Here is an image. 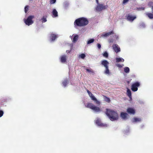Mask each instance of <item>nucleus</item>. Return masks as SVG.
<instances>
[{"mask_svg":"<svg viewBox=\"0 0 153 153\" xmlns=\"http://www.w3.org/2000/svg\"><path fill=\"white\" fill-rule=\"evenodd\" d=\"M113 49L117 53L120 51V48L117 44H114L112 45Z\"/></svg>","mask_w":153,"mask_h":153,"instance_id":"8","label":"nucleus"},{"mask_svg":"<svg viewBox=\"0 0 153 153\" xmlns=\"http://www.w3.org/2000/svg\"><path fill=\"white\" fill-rule=\"evenodd\" d=\"M35 17V16L33 15H30L27 18V19H24V22L25 24L28 25L29 26L30 25H32L33 23V22L32 20V19Z\"/></svg>","mask_w":153,"mask_h":153,"instance_id":"4","label":"nucleus"},{"mask_svg":"<svg viewBox=\"0 0 153 153\" xmlns=\"http://www.w3.org/2000/svg\"><path fill=\"white\" fill-rule=\"evenodd\" d=\"M68 82V80L67 79H65L64 81L63 82L62 84L65 87L67 84Z\"/></svg>","mask_w":153,"mask_h":153,"instance_id":"28","label":"nucleus"},{"mask_svg":"<svg viewBox=\"0 0 153 153\" xmlns=\"http://www.w3.org/2000/svg\"><path fill=\"white\" fill-rule=\"evenodd\" d=\"M104 100L105 101L107 102L108 103H109L110 102V100L109 98L106 96H105Z\"/></svg>","mask_w":153,"mask_h":153,"instance_id":"26","label":"nucleus"},{"mask_svg":"<svg viewBox=\"0 0 153 153\" xmlns=\"http://www.w3.org/2000/svg\"><path fill=\"white\" fill-rule=\"evenodd\" d=\"M106 110L105 114L111 120L113 121L118 119V116L116 111L108 108Z\"/></svg>","mask_w":153,"mask_h":153,"instance_id":"1","label":"nucleus"},{"mask_svg":"<svg viewBox=\"0 0 153 153\" xmlns=\"http://www.w3.org/2000/svg\"><path fill=\"white\" fill-rule=\"evenodd\" d=\"M103 56L107 58L108 57V53L106 51H105L103 54Z\"/></svg>","mask_w":153,"mask_h":153,"instance_id":"29","label":"nucleus"},{"mask_svg":"<svg viewBox=\"0 0 153 153\" xmlns=\"http://www.w3.org/2000/svg\"><path fill=\"white\" fill-rule=\"evenodd\" d=\"M29 7L28 6H26L25 7V12L26 13L28 11Z\"/></svg>","mask_w":153,"mask_h":153,"instance_id":"32","label":"nucleus"},{"mask_svg":"<svg viewBox=\"0 0 153 153\" xmlns=\"http://www.w3.org/2000/svg\"><path fill=\"white\" fill-rule=\"evenodd\" d=\"M67 56L64 55L61 56L60 57V61L62 63H65L66 62Z\"/></svg>","mask_w":153,"mask_h":153,"instance_id":"13","label":"nucleus"},{"mask_svg":"<svg viewBox=\"0 0 153 153\" xmlns=\"http://www.w3.org/2000/svg\"><path fill=\"white\" fill-rule=\"evenodd\" d=\"M109 64V62L106 60H103L101 62V65L105 68V69L104 71V73L105 74H110L108 66Z\"/></svg>","mask_w":153,"mask_h":153,"instance_id":"3","label":"nucleus"},{"mask_svg":"<svg viewBox=\"0 0 153 153\" xmlns=\"http://www.w3.org/2000/svg\"><path fill=\"white\" fill-rule=\"evenodd\" d=\"M97 47L99 49H100L101 48V45H100V44L99 43H98L97 44Z\"/></svg>","mask_w":153,"mask_h":153,"instance_id":"36","label":"nucleus"},{"mask_svg":"<svg viewBox=\"0 0 153 153\" xmlns=\"http://www.w3.org/2000/svg\"><path fill=\"white\" fill-rule=\"evenodd\" d=\"M136 18V16H132L131 15L128 14L127 16L126 19L127 20L130 21L132 22Z\"/></svg>","mask_w":153,"mask_h":153,"instance_id":"11","label":"nucleus"},{"mask_svg":"<svg viewBox=\"0 0 153 153\" xmlns=\"http://www.w3.org/2000/svg\"><path fill=\"white\" fill-rule=\"evenodd\" d=\"M79 56L82 59H84L85 58V55L84 54L82 53L79 55Z\"/></svg>","mask_w":153,"mask_h":153,"instance_id":"31","label":"nucleus"},{"mask_svg":"<svg viewBox=\"0 0 153 153\" xmlns=\"http://www.w3.org/2000/svg\"><path fill=\"white\" fill-rule=\"evenodd\" d=\"M4 112L2 110H0V117H1L3 115Z\"/></svg>","mask_w":153,"mask_h":153,"instance_id":"33","label":"nucleus"},{"mask_svg":"<svg viewBox=\"0 0 153 153\" xmlns=\"http://www.w3.org/2000/svg\"><path fill=\"white\" fill-rule=\"evenodd\" d=\"M146 15L149 17V18L150 19H153V14L152 13H147L146 14Z\"/></svg>","mask_w":153,"mask_h":153,"instance_id":"22","label":"nucleus"},{"mask_svg":"<svg viewBox=\"0 0 153 153\" xmlns=\"http://www.w3.org/2000/svg\"><path fill=\"white\" fill-rule=\"evenodd\" d=\"M50 38L51 40L53 41L57 38V36L55 34H52L51 35Z\"/></svg>","mask_w":153,"mask_h":153,"instance_id":"19","label":"nucleus"},{"mask_svg":"<svg viewBox=\"0 0 153 153\" xmlns=\"http://www.w3.org/2000/svg\"><path fill=\"white\" fill-rule=\"evenodd\" d=\"M52 14L54 17H56L58 16V12L55 9L53 10Z\"/></svg>","mask_w":153,"mask_h":153,"instance_id":"18","label":"nucleus"},{"mask_svg":"<svg viewBox=\"0 0 153 153\" xmlns=\"http://www.w3.org/2000/svg\"><path fill=\"white\" fill-rule=\"evenodd\" d=\"M130 69L128 67H126L124 68V71L126 73H128Z\"/></svg>","mask_w":153,"mask_h":153,"instance_id":"27","label":"nucleus"},{"mask_svg":"<svg viewBox=\"0 0 153 153\" xmlns=\"http://www.w3.org/2000/svg\"><path fill=\"white\" fill-rule=\"evenodd\" d=\"M88 23L87 19L84 17L76 19L74 22V25L75 27L83 26L87 25Z\"/></svg>","mask_w":153,"mask_h":153,"instance_id":"2","label":"nucleus"},{"mask_svg":"<svg viewBox=\"0 0 153 153\" xmlns=\"http://www.w3.org/2000/svg\"><path fill=\"white\" fill-rule=\"evenodd\" d=\"M56 1V0H50V3L51 4H53L55 3Z\"/></svg>","mask_w":153,"mask_h":153,"instance_id":"35","label":"nucleus"},{"mask_svg":"<svg viewBox=\"0 0 153 153\" xmlns=\"http://www.w3.org/2000/svg\"><path fill=\"white\" fill-rule=\"evenodd\" d=\"M92 110L96 112H100L101 111L100 108L99 107L96 106L95 105L93 107Z\"/></svg>","mask_w":153,"mask_h":153,"instance_id":"14","label":"nucleus"},{"mask_svg":"<svg viewBox=\"0 0 153 153\" xmlns=\"http://www.w3.org/2000/svg\"><path fill=\"white\" fill-rule=\"evenodd\" d=\"M141 120V119L140 118L134 117L133 119V122H139Z\"/></svg>","mask_w":153,"mask_h":153,"instance_id":"23","label":"nucleus"},{"mask_svg":"<svg viewBox=\"0 0 153 153\" xmlns=\"http://www.w3.org/2000/svg\"><path fill=\"white\" fill-rule=\"evenodd\" d=\"M87 91L88 94H89V93H90L91 92L88 90H87Z\"/></svg>","mask_w":153,"mask_h":153,"instance_id":"38","label":"nucleus"},{"mask_svg":"<svg viewBox=\"0 0 153 153\" xmlns=\"http://www.w3.org/2000/svg\"><path fill=\"white\" fill-rule=\"evenodd\" d=\"M127 82L128 84L130 83V81H127Z\"/></svg>","mask_w":153,"mask_h":153,"instance_id":"41","label":"nucleus"},{"mask_svg":"<svg viewBox=\"0 0 153 153\" xmlns=\"http://www.w3.org/2000/svg\"><path fill=\"white\" fill-rule=\"evenodd\" d=\"M128 1H129V0H123V4H125V3L127 2Z\"/></svg>","mask_w":153,"mask_h":153,"instance_id":"37","label":"nucleus"},{"mask_svg":"<svg viewBox=\"0 0 153 153\" xmlns=\"http://www.w3.org/2000/svg\"><path fill=\"white\" fill-rule=\"evenodd\" d=\"M127 112L130 114H135V111L134 109L133 108H128L127 109Z\"/></svg>","mask_w":153,"mask_h":153,"instance_id":"10","label":"nucleus"},{"mask_svg":"<svg viewBox=\"0 0 153 153\" xmlns=\"http://www.w3.org/2000/svg\"><path fill=\"white\" fill-rule=\"evenodd\" d=\"M41 20L42 23L45 22L47 21L46 17L43 16L41 19Z\"/></svg>","mask_w":153,"mask_h":153,"instance_id":"24","label":"nucleus"},{"mask_svg":"<svg viewBox=\"0 0 153 153\" xmlns=\"http://www.w3.org/2000/svg\"><path fill=\"white\" fill-rule=\"evenodd\" d=\"M89 96L91 97V99L93 101H94L97 104L100 105V102L98 101L95 97L92 94L91 92L89 94H88Z\"/></svg>","mask_w":153,"mask_h":153,"instance_id":"7","label":"nucleus"},{"mask_svg":"<svg viewBox=\"0 0 153 153\" xmlns=\"http://www.w3.org/2000/svg\"><path fill=\"white\" fill-rule=\"evenodd\" d=\"M79 38V36L77 35H76L74 36V38L73 39V42L74 43H75L77 40Z\"/></svg>","mask_w":153,"mask_h":153,"instance_id":"21","label":"nucleus"},{"mask_svg":"<svg viewBox=\"0 0 153 153\" xmlns=\"http://www.w3.org/2000/svg\"><path fill=\"white\" fill-rule=\"evenodd\" d=\"M126 94L130 99H131V90L128 88H127Z\"/></svg>","mask_w":153,"mask_h":153,"instance_id":"17","label":"nucleus"},{"mask_svg":"<svg viewBox=\"0 0 153 153\" xmlns=\"http://www.w3.org/2000/svg\"><path fill=\"white\" fill-rule=\"evenodd\" d=\"M143 9V10H144V8H143V9Z\"/></svg>","mask_w":153,"mask_h":153,"instance_id":"43","label":"nucleus"},{"mask_svg":"<svg viewBox=\"0 0 153 153\" xmlns=\"http://www.w3.org/2000/svg\"><path fill=\"white\" fill-rule=\"evenodd\" d=\"M86 70L89 73H94V71L91 69L86 68Z\"/></svg>","mask_w":153,"mask_h":153,"instance_id":"30","label":"nucleus"},{"mask_svg":"<svg viewBox=\"0 0 153 153\" xmlns=\"http://www.w3.org/2000/svg\"><path fill=\"white\" fill-rule=\"evenodd\" d=\"M94 40L93 39H91L89 40L87 42V44H89L94 42Z\"/></svg>","mask_w":153,"mask_h":153,"instance_id":"25","label":"nucleus"},{"mask_svg":"<svg viewBox=\"0 0 153 153\" xmlns=\"http://www.w3.org/2000/svg\"><path fill=\"white\" fill-rule=\"evenodd\" d=\"M152 10L153 11V6L152 7Z\"/></svg>","mask_w":153,"mask_h":153,"instance_id":"42","label":"nucleus"},{"mask_svg":"<svg viewBox=\"0 0 153 153\" xmlns=\"http://www.w3.org/2000/svg\"><path fill=\"white\" fill-rule=\"evenodd\" d=\"M114 33L113 31H112L110 32L106 33L104 34H103L102 36L103 37H107L109 36V35L114 34Z\"/></svg>","mask_w":153,"mask_h":153,"instance_id":"16","label":"nucleus"},{"mask_svg":"<svg viewBox=\"0 0 153 153\" xmlns=\"http://www.w3.org/2000/svg\"><path fill=\"white\" fill-rule=\"evenodd\" d=\"M96 2L97 4H98V2H99L98 0H96Z\"/></svg>","mask_w":153,"mask_h":153,"instance_id":"40","label":"nucleus"},{"mask_svg":"<svg viewBox=\"0 0 153 153\" xmlns=\"http://www.w3.org/2000/svg\"><path fill=\"white\" fill-rule=\"evenodd\" d=\"M116 65L117 66V67H118L119 68H121L122 67L123 65H120V64H116Z\"/></svg>","mask_w":153,"mask_h":153,"instance_id":"34","label":"nucleus"},{"mask_svg":"<svg viewBox=\"0 0 153 153\" xmlns=\"http://www.w3.org/2000/svg\"><path fill=\"white\" fill-rule=\"evenodd\" d=\"M94 105L92 103L88 102L87 104L86 105H85V107L92 109Z\"/></svg>","mask_w":153,"mask_h":153,"instance_id":"15","label":"nucleus"},{"mask_svg":"<svg viewBox=\"0 0 153 153\" xmlns=\"http://www.w3.org/2000/svg\"><path fill=\"white\" fill-rule=\"evenodd\" d=\"M140 85V84L138 82H136L133 84L131 87V89L133 91H136L138 90V87Z\"/></svg>","mask_w":153,"mask_h":153,"instance_id":"6","label":"nucleus"},{"mask_svg":"<svg viewBox=\"0 0 153 153\" xmlns=\"http://www.w3.org/2000/svg\"><path fill=\"white\" fill-rule=\"evenodd\" d=\"M113 42V40L111 39V40H110V41H109V42L110 43H111V42Z\"/></svg>","mask_w":153,"mask_h":153,"instance_id":"39","label":"nucleus"},{"mask_svg":"<svg viewBox=\"0 0 153 153\" xmlns=\"http://www.w3.org/2000/svg\"><path fill=\"white\" fill-rule=\"evenodd\" d=\"M97 5L96 9L97 11H100L103 10H104L107 9L108 6L107 5H105L102 4H100L98 3L97 4Z\"/></svg>","mask_w":153,"mask_h":153,"instance_id":"5","label":"nucleus"},{"mask_svg":"<svg viewBox=\"0 0 153 153\" xmlns=\"http://www.w3.org/2000/svg\"><path fill=\"white\" fill-rule=\"evenodd\" d=\"M116 62H123L124 61V59L121 58H116Z\"/></svg>","mask_w":153,"mask_h":153,"instance_id":"20","label":"nucleus"},{"mask_svg":"<svg viewBox=\"0 0 153 153\" xmlns=\"http://www.w3.org/2000/svg\"><path fill=\"white\" fill-rule=\"evenodd\" d=\"M96 123L99 126L101 127H107V125L103 124L101 122V121L99 119H97L96 121Z\"/></svg>","mask_w":153,"mask_h":153,"instance_id":"9","label":"nucleus"},{"mask_svg":"<svg viewBox=\"0 0 153 153\" xmlns=\"http://www.w3.org/2000/svg\"><path fill=\"white\" fill-rule=\"evenodd\" d=\"M128 116V114L126 113L122 112L120 114V117L123 119L124 120L126 119Z\"/></svg>","mask_w":153,"mask_h":153,"instance_id":"12","label":"nucleus"}]
</instances>
